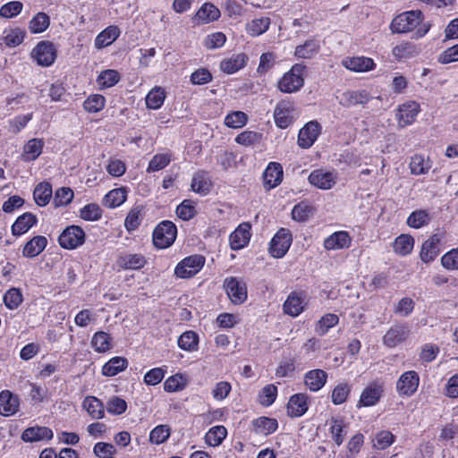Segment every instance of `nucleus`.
<instances>
[{
	"label": "nucleus",
	"mask_w": 458,
	"mask_h": 458,
	"mask_svg": "<svg viewBox=\"0 0 458 458\" xmlns=\"http://www.w3.org/2000/svg\"><path fill=\"white\" fill-rule=\"evenodd\" d=\"M305 68V65L296 64L289 72L284 73L278 82L280 91L284 93L299 91L304 84L303 72Z\"/></svg>",
	"instance_id": "1"
},
{
	"label": "nucleus",
	"mask_w": 458,
	"mask_h": 458,
	"mask_svg": "<svg viewBox=\"0 0 458 458\" xmlns=\"http://www.w3.org/2000/svg\"><path fill=\"white\" fill-rule=\"evenodd\" d=\"M422 21L423 15L420 11L404 12L392 21L390 29L393 33H406L414 30Z\"/></svg>",
	"instance_id": "2"
},
{
	"label": "nucleus",
	"mask_w": 458,
	"mask_h": 458,
	"mask_svg": "<svg viewBox=\"0 0 458 458\" xmlns=\"http://www.w3.org/2000/svg\"><path fill=\"white\" fill-rule=\"evenodd\" d=\"M176 233V226L171 221H163L153 232V243L158 249H165L173 244Z\"/></svg>",
	"instance_id": "3"
},
{
	"label": "nucleus",
	"mask_w": 458,
	"mask_h": 458,
	"mask_svg": "<svg viewBox=\"0 0 458 458\" xmlns=\"http://www.w3.org/2000/svg\"><path fill=\"white\" fill-rule=\"evenodd\" d=\"M297 112L293 102L290 100H282L277 103L274 111L276 124L282 129L290 126L295 120Z\"/></svg>",
	"instance_id": "4"
},
{
	"label": "nucleus",
	"mask_w": 458,
	"mask_h": 458,
	"mask_svg": "<svg viewBox=\"0 0 458 458\" xmlns=\"http://www.w3.org/2000/svg\"><path fill=\"white\" fill-rule=\"evenodd\" d=\"M205 258L201 255H192L182 259L174 269L176 276L189 278L196 275L204 266Z\"/></svg>",
	"instance_id": "5"
},
{
	"label": "nucleus",
	"mask_w": 458,
	"mask_h": 458,
	"mask_svg": "<svg viewBox=\"0 0 458 458\" xmlns=\"http://www.w3.org/2000/svg\"><path fill=\"white\" fill-rule=\"evenodd\" d=\"M293 242L292 233L288 229L281 228L272 238L269 252L276 259L282 258L289 250Z\"/></svg>",
	"instance_id": "6"
},
{
	"label": "nucleus",
	"mask_w": 458,
	"mask_h": 458,
	"mask_svg": "<svg viewBox=\"0 0 458 458\" xmlns=\"http://www.w3.org/2000/svg\"><path fill=\"white\" fill-rule=\"evenodd\" d=\"M32 56L38 65L50 66L56 58V49L52 42L41 41L32 50Z\"/></svg>",
	"instance_id": "7"
},
{
	"label": "nucleus",
	"mask_w": 458,
	"mask_h": 458,
	"mask_svg": "<svg viewBox=\"0 0 458 458\" xmlns=\"http://www.w3.org/2000/svg\"><path fill=\"white\" fill-rule=\"evenodd\" d=\"M229 299L234 304H241L247 299L246 284L236 277L226 278L224 283Z\"/></svg>",
	"instance_id": "8"
},
{
	"label": "nucleus",
	"mask_w": 458,
	"mask_h": 458,
	"mask_svg": "<svg viewBox=\"0 0 458 458\" xmlns=\"http://www.w3.org/2000/svg\"><path fill=\"white\" fill-rule=\"evenodd\" d=\"M85 233L77 225L67 227L59 236V243L65 249H75L84 242Z\"/></svg>",
	"instance_id": "9"
},
{
	"label": "nucleus",
	"mask_w": 458,
	"mask_h": 458,
	"mask_svg": "<svg viewBox=\"0 0 458 458\" xmlns=\"http://www.w3.org/2000/svg\"><path fill=\"white\" fill-rule=\"evenodd\" d=\"M420 377L416 371L404 372L396 383V389L401 395L411 396L418 389Z\"/></svg>",
	"instance_id": "10"
},
{
	"label": "nucleus",
	"mask_w": 458,
	"mask_h": 458,
	"mask_svg": "<svg viewBox=\"0 0 458 458\" xmlns=\"http://www.w3.org/2000/svg\"><path fill=\"white\" fill-rule=\"evenodd\" d=\"M410 334V328L406 324L394 325L383 337V343L390 348L403 343Z\"/></svg>",
	"instance_id": "11"
},
{
	"label": "nucleus",
	"mask_w": 458,
	"mask_h": 458,
	"mask_svg": "<svg viewBox=\"0 0 458 458\" xmlns=\"http://www.w3.org/2000/svg\"><path fill=\"white\" fill-rule=\"evenodd\" d=\"M320 133V126L317 121L309 122L299 131L298 144L302 148H308L313 145Z\"/></svg>",
	"instance_id": "12"
},
{
	"label": "nucleus",
	"mask_w": 458,
	"mask_h": 458,
	"mask_svg": "<svg viewBox=\"0 0 458 458\" xmlns=\"http://www.w3.org/2000/svg\"><path fill=\"white\" fill-rule=\"evenodd\" d=\"M420 112V105L415 101H409L398 108L397 120L399 125L405 127L411 124Z\"/></svg>",
	"instance_id": "13"
},
{
	"label": "nucleus",
	"mask_w": 458,
	"mask_h": 458,
	"mask_svg": "<svg viewBox=\"0 0 458 458\" xmlns=\"http://www.w3.org/2000/svg\"><path fill=\"white\" fill-rule=\"evenodd\" d=\"M305 293L303 292H293L289 294L283 305L284 313L296 317L304 310Z\"/></svg>",
	"instance_id": "14"
},
{
	"label": "nucleus",
	"mask_w": 458,
	"mask_h": 458,
	"mask_svg": "<svg viewBox=\"0 0 458 458\" xmlns=\"http://www.w3.org/2000/svg\"><path fill=\"white\" fill-rule=\"evenodd\" d=\"M250 225L249 223L241 224L230 235L229 242L233 250L243 248L250 238Z\"/></svg>",
	"instance_id": "15"
},
{
	"label": "nucleus",
	"mask_w": 458,
	"mask_h": 458,
	"mask_svg": "<svg viewBox=\"0 0 458 458\" xmlns=\"http://www.w3.org/2000/svg\"><path fill=\"white\" fill-rule=\"evenodd\" d=\"M352 239L347 232L339 231L332 233L324 241V247L327 250H335L349 248Z\"/></svg>",
	"instance_id": "16"
},
{
	"label": "nucleus",
	"mask_w": 458,
	"mask_h": 458,
	"mask_svg": "<svg viewBox=\"0 0 458 458\" xmlns=\"http://www.w3.org/2000/svg\"><path fill=\"white\" fill-rule=\"evenodd\" d=\"M309 182L318 189L329 190L335 184V176L330 172L315 170L310 174Z\"/></svg>",
	"instance_id": "17"
},
{
	"label": "nucleus",
	"mask_w": 458,
	"mask_h": 458,
	"mask_svg": "<svg viewBox=\"0 0 458 458\" xmlns=\"http://www.w3.org/2000/svg\"><path fill=\"white\" fill-rule=\"evenodd\" d=\"M440 238L434 234L425 241L420 250V259L423 262L428 263L434 260L440 252Z\"/></svg>",
	"instance_id": "18"
},
{
	"label": "nucleus",
	"mask_w": 458,
	"mask_h": 458,
	"mask_svg": "<svg viewBox=\"0 0 458 458\" xmlns=\"http://www.w3.org/2000/svg\"><path fill=\"white\" fill-rule=\"evenodd\" d=\"M20 401L17 395L8 390L0 393V414L10 416L18 411Z\"/></svg>",
	"instance_id": "19"
},
{
	"label": "nucleus",
	"mask_w": 458,
	"mask_h": 458,
	"mask_svg": "<svg viewBox=\"0 0 458 458\" xmlns=\"http://www.w3.org/2000/svg\"><path fill=\"white\" fill-rule=\"evenodd\" d=\"M327 379V373L319 369L310 370L304 376L306 386L313 392L321 389L326 385Z\"/></svg>",
	"instance_id": "20"
},
{
	"label": "nucleus",
	"mask_w": 458,
	"mask_h": 458,
	"mask_svg": "<svg viewBox=\"0 0 458 458\" xmlns=\"http://www.w3.org/2000/svg\"><path fill=\"white\" fill-rule=\"evenodd\" d=\"M264 184L267 189L277 186L283 179V167L279 163L271 162L263 174Z\"/></svg>",
	"instance_id": "21"
},
{
	"label": "nucleus",
	"mask_w": 458,
	"mask_h": 458,
	"mask_svg": "<svg viewBox=\"0 0 458 458\" xmlns=\"http://www.w3.org/2000/svg\"><path fill=\"white\" fill-rule=\"evenodd\" d=\"M382 392L381 386L376 383L369 385L360 394L358 407L375 405L379 401Z\"/></svg>",
	"instance_id": "22"
},
{
	"label": "nucleus",
	"mask_w": 458,
	"mask_h": 458,
	"mask_svg": "<svg viewBox=\"0 0 458 458\" xmlns=\"http://www.w3.org/2000/svg\"><path fill=\"white\" fill-rule=\"evenodd\" d=\"M147 263L145 257L137 253L122 254L117 259V265L123 269H140Z\"/></svg>",
	"instance_id": "23"
},
{
	"label": "nucleus",
	"mask_w": 458,
	"mask_h": 458,
	"mask_svg": "<svg viewBox=\"0 0 458 458\" xmlns=\"http://www.w3.org/2000/svg\"><path fill=\"white\" fill-rule=\"evenodd\" d=\"M369 98V95L365 90L346 91L343 93L339 103L344 107H351L357 105H365Z\"/></svg>",
	"instance_id": "24"
},
{
	"label": "nucleus",
	"mask_w": 458,
	"mask_h": 458,
	"mask_svg": "<svg viewBox=\"0 0 458 458\" xmlns=\"http://www.w3.org/2000/svg\"><path fill=\"white\" fill-rule=\"evenodd\" d=\"M307 395L296 394L293 395L287 404L288 414L292 417H300L308 410Z\"/></svg>",
	"instance_id": "25"
},
{
	"label": "nucleus",
	"mask_w": 458,
	"mask_h": 458,
	"mask_svg": "<svg viewBox=\"0 0 458 458\" xmlns=\"http://www.w3.org/2000/svg\"><path fill=\"white\" fill-rule=\"evenodd\" d=\"M343 65L353 72H363L374 68V62L372 59L360 56V57H348L343 60Z\"/></svg>",
	"instance_id": "26"
},
{
	"label": "nucleus",
	"mask_w": 458,
	"mask_h": 458,
	"mask_svg": "<svg viewBox=\"0 0 458 458\" xmlns=\"http://www.w3.org/2000/svg\"><path fill=\"white\" fill-rule=\"evenodd\" d=\"M37 223V217L32 213L27 212L20 216L12 225V233L20 236L28 232Z\"/></svg>",
	"instance_id": "27"
},
{
	"label": "nucleus",
	"mask_w": 458,
	"mask_h": 458,
	"mask_svg": "<svg viewBox=\"0 0 458 458\" xmlns=\"http://www.w3.org/2000/svg\"><path fill=\"white\" fill-rule=\"evenodd\" d=\"M52 437L53 432L47 427H31L25 429L21 435V439L25 442L49 440Z\"/></svg>",
	"instance_id": "28"
},
{
	"label": "nucleus",
	"mask_w": 458,
	"mask_h": 458,
	"mask_svg": "<svg viewBox=\"0 0 458 458\" xmlns=\"http://www.w3.org/2000/svg\"><path fill=\"white\" fill-rule=\"evenodd\" d=\"M47 243V240L45 236H35L25 244L22 254L27 258L37 257L45 250Z\"/></svg>",
	"instance_id": "29"
},
{
	"label": "nucleus",
	"mask_w": 458,
	"mask_h": 458,
	"mask_svg": "<svg viewBox=\"0 0 458 458\" xmlns=\"http://www.w3.org/2000/svg\"><path fill=\"white\" fill-rule=\"evenodd\" d=\"M82 406L93 420L104 418L106 406L98 398L87 396L83 400Z\"/></svg>",
	"instance_id": "30"
},
{
	"label": "nucleus",
	"mask_w": 458,
	"mask_h": 458,
	"mask_svg": "<svg viewBox=\"0 0 458 458\" xmlns=\"http://www.w3.org/2000/svg\"><path fill=\"white\" fill-rule=\"evenodd\" d=\"M247 55L245 54H238L225 59L220 64L221 70L228 74L236 72L245 66L247 62Z\"/></svg>",
	"instance_id": "31"
},
{
	"label": "nucleus",
	"mask_w": 458,
	"mask_h": 458,
	"mask_svg": "<svg viewBox=\"0 0 458 458\" xmlns=\"http://www.w3.org/2000/svg\"><path fill=\"white\" fill-rule=\"evenodd\" d=\"M219 17V9L213 4L206 3L199 8L193 19L201 23H208L216 21Z\"/></svg>",
	"instance_id": "32"
},
{
	"label": "nucleus",
	"mask_w": 458,
	"mask_h": 458,
	"mask_svg": "<svg viewBox=\"0 0 458 458\" xmlns=\"http://www.w3.org/2000/svg\"><path fill=\"white\" fill-rule=\"evenodd\" d=\"M120 35V30L117 26H109L100 32L95 39V47L103 48L111 45Z\"/></svg>",
	"instance_id": "33"
},
{
	"label": "nucleus",
	"mask_w": 458,
	"mask_h": 458,
	"mask_svg": "<svg viewBox=\"0 0 458 458\" xmlns=\"http://www.w3.org/2000/svg\"><path fill=\"white\" fill-rule=\"evenodd\" d=\"M319 49V42L314 38H310L306 40L304 44L296 47L294 55L297 58L309 59L314 56Z\"/></svg>",
	"instance_id": "34"
},
{
	"label": "nucleus",
	"mask_w": 458,
	"mask_h": 458,
	"mask_svg": "<svg viewBox=\"0 0 458 458\" xmlns=\"http://www.w3.org/2000/svg\"><path fill=\"white\" fill-rule=\"evenodd\" d=\"M127 198V191L124 188H117L110 191L103 199V205L114 208L122 205Z\"/></svg>",
	"instance_id": "35"
},
{
	"label": "nucleus",
	"mask_w": 458,
	"mask_h": 458,
	"mask_svg": "<svg viewBox=\"0 0 458 458\" xmlns=\"http://www.w3.org/2000/svg\"><path fill=\"white\" fill-rule=\"evenodd\" d=\"M212 183L205 172H198L193 175L191 188L193 191L206 195L209 192Z\"/></svg>",
	"instance_id": "36"
},
{
	"label": "nucleus",
	"mask_w": 458,
	"mask_h": 458,
	"mask_svg": "<svg viewBox=\"0 0 458 458\" xmlns=\"http://www.w3.org/2000/svg\"><path fill=\"white\" fill-rule=\"evenodd\" d=\"M411 173L414 175H421L427 174L431 168V161L429 157L422 155H414L410 162Z\"/></svg>",
	"instance_id": "37"
},
{
	"label": "nucleus",
	"mask_w": 458,
	"mask_h": 458,
	"mask_svg": "<svg viewBox=\"0 0 458 458\" xmlns=\"http://www.w3.org/2000/svg\"><path fill=\"white\" fill-rule=\"evenodd\" d=\"M277 426L278 424L276 419L259 417L253 420L254 430L257 434L267 436L275 432Z\"/></svg>",
	"instance_id": "38"
},
{
	"label": "nucleus",
	"mask_w": 458,
	"mask_h": 458,
	"mask_svg": "<svg viewBox=\"0 0 458 458\" xmlns=\"http://www.w3.org/2000/svg\"><path fill=\"white\" fill-rule=\"evenodd\" d=\"M128 361L123 357H114L109 360L102 369L103 375L113 377L127 368Z\"/></svg>",
	"instance_id": "39"
},
{
	"label": "nucleus",
	"mask_w": 458,
	"mask_h": 458,
	"mask_svg": "<svg viewBox=\"0 0 458 458\" xmlns=\"http://www.w3.org/2000/svg\"><path fill=\"white\" fill-rule=\"evenodd\" d=\"M44 142L40 139H32L29 140L24 148L22 158L25 161L35 160L42 152Z\"/></svg>",
	"instance_id": "40"
},
{
	"label": "nucleus",
	"mask_w": 458,
	"mask_h": 458,
	"mask_svg": "<svg viewBox=\"0 0 458 458\" xmlns=\"http://www.w3.org/2000/svg\"><path fill=\"white\" fill-rule=\"evenodd\" d=\"M414 246V239L409 234H401L394 242V250L395 253L405 256L411 252Z\"/></svg>",
	"instance_id": "41"
},
{
	"label": "nucleus",
	"mask_w": 458,
	"mask_h": 458,
	"mask_svg": "<svg viewBox=\"0 0 458 458\" xmlns=\"http://www.w3.org/2000/svg\"><path fill=\"white\" fill-rule=\"evenodd\" d=\"M52 196V186L48 182H41L34 190L33 197L38 206H46Z\"/></svg>",
	"instance_id": "42"
},
{
	"label": "nucleus",
	"mask_w": 458,
	"mask_h": 458,
	"mask_svg": "<svg viewBox=\"0 0 458 458\" xmlns=\"http://www.w3.org/2000/svg\"><path fill=\"white\" fill-rule=\"evenodd\" d=\"M172 160L170 152L156 154L148 163L147 172H157L166 167Z\"/></svg>",
	"instance_id": "43"
},
{
	"label": "nucleus",
	"mask_w": 458,
	"mask_h": 458,
	"mask_svg": "<svg viewBox=\"0 0 458 458\" xmlns=\"http://www.w3.org/2000/svg\"><path fill=\"white\" fill-rule=\"evenodd\" d=\"M269 25L270 19L267 17L254 19L247 24L246 30L250 36L256 37L266 32Z\"/></svg>",
	"instance_id": "44"
},
{
	"label": "nucleus",
	"mask_w": 458,
	"mask_h": 458,
	"mask_svg": "<svg viewBox=\"0 0 458 458\" xmlns=\"http://www.w3.org/2000/svg\"><path fill=\"white\" fill-rule=\"evenodd\" d=\"M226 434L227 431L224 426H215L208 431L205 439L209 445L217 446L225 438Z\"/></svg>",
	"instance_id": "45"
},
{
	"label": "nucleus",
	"mask_w": 458,
	"mask_h": 458,
	"mask_svg": "<svg viewBox=\"0 0 458 458\" xmlns=\"http://www.w3.org/2000/svg\"><path fill=\"white\" fill-rule=\"evenodd\" d=\"M110 336L103 331L97 332L91 340V344L98 352H105L111 348Z\"/></svg>",
	"instance_id": "46"
},
{
	"label": "nucleus",
	"mask_w": 458,
	"mask_h": 458,
	"mask_svg": "<svg viewBox=\"0 0 458 458\" xmlns=\"http://www.w3.org/2000/svg\"><path fill=\"white\" fill-rule=\"evenodd\" d=\"M49 23L48 15L45 13H38L30 21V30L32 33H41L48 28Z\"/></svg>",
	"instance_id": "47"
},
{
	"label": "nucleus",
	"mask_w": 458,
	"mask_h": 458,
	"mask_svg": "<svg viewBox=\"0 0 458 458\" xmlns=\"http://www.w3.org/2000/svg\"><path fill=\"white\" fill-rule=\"evenodd\" d=\"M165 98V91L161 88H154L146 97V105L150 109H157L163 105Z\"/></svg>",
	"instance_id": "48"
},
{
	"label": "nucleus",
	"mask_w": 458,
	"mask_h": 458,
	"mask_svg": "<svg viewBox=\"0 0 458 458\" xmlns=\"http://www.w3.org/2000/svg\"><path fill=\"white\" fill-rule=\"evenodd\" d=\"M120 81V74L115 70L103 71L98 77V83L103 88H110L114 86Z\"/></svg>",
	"instance_id": "49"
},
{
	"label": "nucleus",
	"mask_w": 458,
	"mask_h": 458,
	"mask_svg": "<svg viewBox=\"0 0 458 458\" xmlns=\"http://www.w3.org/2000/svg\"><path fill=\"white\" fill-rule=\"evenodd\" d=\"M199 343V337L193 331H186L178 339V345L185 351H193Z\"/></svg>",
	"instance_id": "50"
},
{
	"label": "nucleus",
	"mask_w": 458,
	"mask_h": 458,
	"mask_svg": "<svg viewBox=\"0 0 458 458\" xmlns=\"http://www.w3.org/2000/svg\"><path fill=\"white\" fill-rule=\"evenodd\" d=\"M106 99L102 95H90L83 103L84 109L89 113H98L105 106Z\"/></svg>",
	"instance_id": "51"
},
{
	"label": "nucleus",
	"mask_w": 458,
	"mask_h": 458,
	"mask_svg": "<svg viewBox=\"0 0 458 458\" xmlns=\"http://www.w3.org/2000/svg\"><path fill=\"white\" fill-rule=\"evenodd\" d=\"M22 300L21 292L18 288H12L4 295V305L10 310L17 309L22 302Z\"/></svg>",
	"instance_id": "52"
},
{
	"label": "nucleus",
	"mask_w": 458,
	"mask_h": 458,
	"mask_svg": "<svg viewBox=\"0 0 458 458\" xmlns=\"http://www.w3.org/2000/svg\"><path fill=\"white\" fill-rule=\"evenodd\" d=\"M248 121V116L242 111L228 114L225 118V124L230 128H242Z\"/></svg>",
	"instance_id": "53"
},
{
	"label": "nucleus",
	"mask_w": 458,
	"mask_h": 458,
	"mask_svg": "<svg viewBox=\"0 0 458 458\" xmlns=\"http://www.w3.org/2000/svg\"><path fill=\"white\" fill-rule=\"evenodd\" d=\"M313 208L306 202H300L295 205L292 210V217L298 222L307 220L312 214Z\"/></svg>",
	"instance_id": "54"
},
{
	"label": "nucleus",
	"mask_w": 458,
	"mask_h": 458,
	"mask_svg": "<svg viewBox=\"0 0 458 458\" xmlns=\"http://www.w3.org/2000/svg\"><path fill=\"white\" fill-rule=\"evenodd\" d=\"M429 222V216L425 210H416L412 212L408 219L407 224L413 228H420Z\"/></svg>",
	"instance_id": "55"
},
{
	"label": "nucleus",
	"mask_w": 458,
	"mask_h": 458,
	"mask_svg": "<svg viewBox=\"0 0 458 458\" xmlns=\"http://www.w3.org/2000/svg\"><path fill=\"white\" fill-rule=\"evenodd\" d=\"M170 436V428L167 425H159L153 428L149 434L151 443L159 445L166 441Z\"/></svg>",
	"instance_id": "56"
},
{
	"label": "nucleus",
	"mask_w": 458,
	"mask_h": 458,
	"mask_svg": "<svg viewBox=\"0 0 458 458\" xmlns=\"http://www.w3.org/2000/svg\"><path fill=\"white\" fill-rule=\"evenodd\" d=\"M106 411L113 415H121L127 409L126 402L118 397L112 396L106 404Z\"/></svg>",
	"instance_id": "57"
},
{
	"label": "nucleus",
	"mask_w": 458,
	"mask_h": 458,
	"mask_svg": "<svg viewBox=\"0 0 458 458\" xmlns=\"http://www.w3.org/2000/svg\"><path fill=\"white\" fill-rule=\"evenodd\" d=\"M351 391V387L347 383L338 384L332 392V402L338 405L344 403Z\"/></svg>",
	"instance_id": "58"
},
{
	"label": "nucleus",
	"mask_w": 458,
	"mask_h": 458,
	"mask_svg": "<svg viewBox=\"0 0 458 458\" xmlns=\"http://www.w3.org/2000/svg\"><path fill=\"white\" fill-rule=\"evenodd\" d=\"M277 395V387L275 385H267L264 386L259 394V403L264 406L271 405Z\"/></svg>",
	"instance_id": "59"
},
{
	"label": "nucleus",
	"mask_w": 458,
	"mask_h": 458,
	"mask_svg": "<svg viewBox=\"0 0 458 458\" xmlns=\"http://www.w3.org/2000/svg\"><path fill=\"white\" fill-rule=\"evenodd\" d=\"M73 191L69 187H62L55 191L54 202L56 207L66 206L73 199Z\"/></svg>",
	"instance_id": "60"
},
{
	"label": "nucleus",
	"mask_w": 458,
	"mask_h": 458,
	"mask_svg": "<svg viewBox=\"0 0 458 458\" xmlns=\"http://www.w3.org/2000/svg\"><path fill=\"white\" fill-rule=\"evenodd\" d=\"M338 321L339 318L337 315L331 313L327 314L319 319L318 323L317 332L318 333V335H323L328 331L329 328L335 326L338 323Z\"/></svg>",
	"instance_id": "61"
},
{
	"label": "nucleus",
	"mask_w": 458,
	"mask_h": 458,
	"mask_svg": "<svg viewBox=\"0 0 458 458\" xmlns=\"http://www.w3.org/2000/svg\"><path fill=\"white\" fill-rule=\"evenodd\" d=\"M394 440V435L387 430L378 432L373 440L374 447L379 450H384L390 446Z\"/></svg>",
	"instance_id": "62"
},
{
	"label": "nucleus",
	"mask_w": 458,
	"mask_h": 458,
	"mask_svg": "<svg viewBox=\"0 0 458 458\" xmlns=\"http://www.w3.org/2000/svg\"><path fill=\"white\" fill-rule=\"evenodd\" d=\"M102 216V211L97 204H88L81 209V217L87 221L98 220Z\"/></svg>",
	"instance_id": "63"
},
{
	"label": "nucleus",
	"mask_w": 458,
	"mask_h": 458,
	"mask_svg": "<svg viewBox=\"0 0 458 458\" xmlns=\"http://www.w3.org/2000/svg\"><path fill=\"white\" fill-rule=\"evenodd\" d=\"M441 263L447 269L458 270V249H453L445 253L441 259Z\"/></svg>",
	"instance_id": "64"
}]
</instances>
